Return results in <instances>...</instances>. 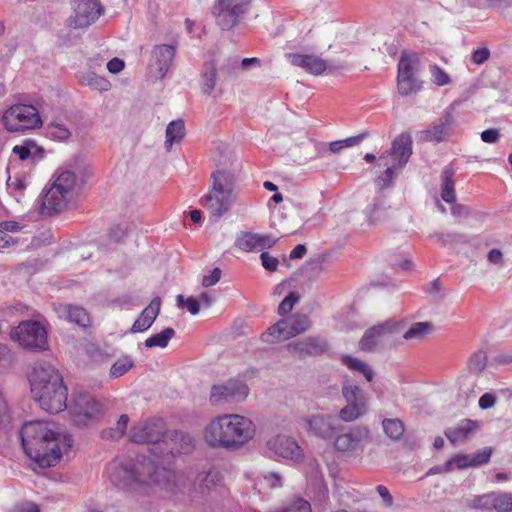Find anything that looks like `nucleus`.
I'll return each instance as SVG.
<instances>
[{
  "mask_svg": "<svg viewBox=\"0 0 512 512\" xmlns=\"http://www.w3.org/2000/svg\"><path fill=\"white\" fill-rule=\"evenodd\" d=\"M49 328L46 318L34 311V401L49 414H57L67 408L68 390L49 351Z\"/></svg>",
  "mask_w": 512,
  "mask_h": 512,
  "instance_id": "obj_1",
  "label": "nucleus"
},
{
  "mask_svg": "<svg viewBox=\"0 0 512 512\" xmlns=\"http://www.w3.org/2000/svg\"><path fill=\"white\" fill-rule=\"evenodd\" d=\"M255 434L253 422L238 414H225L213 419L205 429V440L211 447L239 448Z\"/></svg>",
  "mask_w": 512,
  "mask_h": 512,
  "instance_id": "obj_2",
  "label": "nucleus"
},
{
  "mask_svg": "<svg viewBox=\"0 0 512 512\" xmlns=\"http://www.w3.org/2000/svg\"><path fill=\"white\" fill-rule=\"evenodd\" d=\"M33 431L34 441L42 444L34 455V463L41 468L56 466L63 452L70 450L73 445L72 436L62 433L54 422L34 419Z\"/></svg>",
  "mask_w": 512,
  "mask_h": 512,
  "instance_id": "obj_3",
  "label": "nucleus"
},
{
  "mask_svg": "<svg viewBox=\"0 0 512 512\" xmlns=\"http://www.w3.org/2000/svg\"><path fill=\"white\" fill-rule=\"evenodd\" d=\"M212 187L210 191L201 198V205L207 209L212 216L219 219L223 216L236 200L234 192V175L226 170H216L211 175Z\"/></svg>",
  "mask_w": 512,
  "mask_h": 512,
  "instance_id": "obj_4",
  "label": "nucleus"
},
{
  "mask_svg": "<svg viewBox=\"0 0 512 512\" xmlns=\"http://www.w3.org/2000/svg\"><path fill=\"white\" fill-rule=\"evenodd\" d=\"M160 473L159 467L151 460H148L147 463L127 460L111 476V481L125 489L131 490L139 487L146 490L151 484H159Z\"/></svg>",
  "mask_w": 512,
  "mask_h": 512,
  "instance_id": "obj_5",
  "label": "nucleus"
},
{
  "mask_svg": "<svg viewBox=\"0 0 512 512\" xmlns=\"http://www.w3.org/2000/svg\"><path fill=\"white\" fill-rule=\"evenodd\" d=\"M165 423L161 419L149 420L143 424L133 426L129 433L130 441L133 443L148 444L150 453L156 458L161 456V445L165 442Z\"/></svg>",
  "mask_w": 512,
  "mask_h": 512,
  "instance_id": "obj_6",
  "label": "nucleus"
},
{
  "mask_svg": "<svg viewBox=\"0 0 512 512\" xmlns=\"http://www.w3.org/2000/svg\"><path fill=\"white\" fill-rule=\"evenodd\" d=\"M252 0H216L212 14L222 30L232 29L251 7Z\"/></svg>",
  "mask_w": 512,
  "mask_h": 512,
  "instance_id": "obj_7",
  "label": "nucleus"
},
{
  "mask_svg": "<svg viewBox=\"0 0 512 512\" xmlns=\"http://www.w3.org/2000/svg\"><path fill=\"white\" fill-rule=\"evenodd\" d=\"M342 395L346 405L339 411L338 417L344 422H353L368 412V397L359 386L344 384Z\"/></svg>",
  "mask_w": 512,
  "mask_h": 512,
  "instance_id": "obj_8",
  "label": "nucleus"
},
{
  "mask_svg": "<svg viewBox=\"0 0 512 512\" xmlns=\"http://www.w3.org/2000/svg\"><path fill=\"white\" fill-rule=\"evenodd\" d=\"M402 332V324L388 320L367 329L359 341L362 351L370 352L380 343H393Z\"/></svg>",
  "mask_w": 512,
  "mask_h": 512,
  "instance_id": "obj_9",
  "label": "nucleus"
},
{
  "mask_svg": "<svg viewBox=\"0 0 512 512\" xmlns=\"http://www.w3.org/2000/svg\"><path fill=\"white\" fill-rule=\"evenodd\" d=\"M419 63L416 53L403 52L398 62L397 87L401 95L407 96L420 89L415 77V66Z\"/></svg>",
  "mask_w": 512,
  "mask_h": 512,
  "instance_id": "obj_10",
  "label": "nucleus"
},
{
  "mask_svg": "<svg viewBox=\"0 0 512 512\" xmlns=\"http://www.w3.org/2000/svg\"><path fill=\"white\" fill-rule=\"evenodd\" d=\"M248 393V386L243 381L230 379L223 384L212 386L210 402L213 405L241 402L246 399Z\"/></svg>",
  "mask_w": 512,
  "mask_h": 512,
  "instance_id": "obj_11",
  "label": "nucleus"
},
{
  "mask_svg": "<svg viewBox=\"0 0 512 512\" xmlns=\"http://www.w3.org/2000/svg\"><path fill=\"white\" fill-rule=\"evenodd\" d=\"M74 13L69 17V26L85 28L94 23L103 13L100 0H74Z\"/></svg>",
  "mask_w": 512,
  "mask_h": 512,
  "instance_id": "obj_12",
  "label": "nucleus"
},
{
  "mask_svg": "<svg viewBox=\"0 0 512 512\" xmlns=\"http://www.w3.org/2000/svg\"><path fill=\"white\" fill-rule=\"evenodd\" d=\"M299 423L315 436L330 439L340 428V418L330 414H317L302 417Z\"/></svg>",
  "mask_w": 512,
  "mask_h": 512,
  "instance_id": "obj_13",
  "label": "nucleus"
},
{
  "mask_svg": "<svg viewBox=\"0 0 512 512\" xmlns=\"http://www.w3.org/2000/svg\"><path fill=\"white\" fill-rule=\"evenodd\" d=\"M453 112L454 108L452 106L447 107L440 118L435 120L427 129L417 133L419 140L434 143L445 141L449 135V129L455 123Z\"/></svg>",
  "mask_w": 512,
  "mask_h": 512,
  "instance_id": "obj_14",
  "label": "nucleus"
},
{
  "mask_svg": "<svg viewBox=\"0 0 512 512\" xmlns=\"http://www.w3.org/2000/svg\"><path fill=\"white\" fill-rule=\"evenodd\" d=\"M412 137L409 132H402L392 142L391 149L380 155L379 166H386L387 160L392 157L397 160L399 168H403L412 155Z\"/></svg>",
  "mask_w": 512,
  "mask_h": 512,
  "instance_id": "obj_15",
  "label": "nucleus"
},
{
  "mask_svg": "<svg viewBox=\"0 0 512 512\" xmlns=\"http://www.w3.org/2000/svg\"><path fill=\"white\" fill-rule=\"evenodd\" d=\"M163 439L165 442H163V446L161 445L160 458L188 453L194 447L192 437L180 430H167Z\"/></svg>",
  "mask_w": 512,
  "mask_h": 512,
  "instance_id": "obj_16",
  "label": "nucleus"
},
{
  "mask_svg": "<svg viewBox=\"0 0 512 512\" xmlns=\"http://www.w3.org/2000/svg\"><path fill=\"white\" fill-rule=\"evenodd\" d=\"M176 54V46L174 45H156L152 50L151 60L148 68L150 74L162 79L167 74Z\"/></svg>",
  "mask_w": 512,
  "mask_h": 512,
  "instance_id": "obj_17",
  "label": "nucleus"
},
{
  "mask_svg": "<svg viewBox=\"0 0 512 512\" xmlns=\"http://www.w3.org/2000/svg\"><path fill=\"white\" fill-rule=\"evenodd\" d=\"M278 238L272 234H258L251 231H241L235 238V247L244 252H257L272 248Z\"/></svg>",
  "mask_w": 512,
  "mask_h": 512,
  "instance_id": "obj_18",
  "label": "nucleus"
},
{
  "mask_svg": "<svg viewBox=\"0 0 512 512\" xmlns=\"http://www.w3.org/2000/svg\"><path fill=\"white\" fill-rule=\"evenodd\" d=\"M3 123L9 131L32 128V105L16 104L3 115Z\"/></svg>",
  "mask_w": 512,
  "mask_h": 512,
  "instance_id": "obj_19",
  "label": "nucleus"
},
{
  "mask_svg": "<svg viewBox=\"0 0 512 512\" xmlns=\"http://www.w3.org/2000/svg\"><path fill=\"white\" fill-rule=\"evenodd\" d=\"M71 198L69 194L50 185L40 196L39 213L46 216L57 214L67 207Z\"/></svg>",
  "mask_w": 512,
  "mask_h": 512,
  "instance_id": "obj_20",
  "label": "nucleus"
},
{
  "mask_svg": "<svg viewBox=\"0 0 512 512\" xmlns=\"http://www.w3.org/2000/svg\"><path fill=\"white\" fill-rule=\"evenodd\" d=\"M267 449L280 459L297 461L302 456V450L298 443L294 439L283 435H277L269 439Z\"/></svg>",
  "mask_w": 512,
  "mask_h": 512,
  "instance_id": "obj_21",
  "label": "nucleus"
},
{
  "mask_svg": "<svg viewBox=\"0 0 512 512\" xmlns=\"http://www.w3.org/2000/svg\"><path fill=\"white\" fill-rule=\"evenodd\" d=\"M327 343L320 337H308L300 341L290 342L287 350L300 358L322 355L327 349Z\"/></svg>",
  "mask_w": 512,
  "mask_h": 512,
  "instance_id": "obj_22",
  "label": "nucleus"
},
{
  "mask_svg": "<svg viewBox=\"0 0 512 512\" xmlns=\"http://www.w3.org/2000/svg\"><path fill=\"white\" fill-rule=\"evenodd\" d=\"M71 411L74 416L92 419L100 414L101 407L90 394L79 393L73 399Z\"/></svg>",
  "mask_w": 512,
  "mask_h": 512,
  "instance_id": "obj_23",
  "label": "nucleus"
},
{
  "mask_svg": "<svg viewBox=\"0 0 512 512\" xmlns=\"http://www.w3.org/2000/svg\"><path fill=\"white\" fill-rule=\"evenodd\" d=\"M369 430L366 427H354L349 431L338 434L334 441V446L339 451L356 450L360 443L368 437Z\"/></svg>",
  "mask_w": 512,
  "mask_h": 512,
  "instance_id": "obj_24",
  "label": "nucleus"
},
{
  "mask_svg": "<svg viewBox=\"0 0 512 512\" xmlns=\"http://www.w3.org/2000/svg\"><path fill=\"white\" fill-rule=\"evenodd\" d=\"M161 299L154 297L150 304L145 307L130 328V333H140L148 330L160 313Z\"/></svg>",
  "mask_w": 512,
  "mask_h": 512,
  "instance_id": "obj_25",
  "label": "nucleus"
},
{
  "mask_svg": "<svg viewBox=\"0 0 512 512\" xmlns=\"http://www.w3.org/2000/svg\"><path fill=\"white\" fill-rule=\"evenodd\" d=\"M288 58L292 65L301 67L314 75L322 74L327 68L325 60L315 55L291 53Z\"/></svg>",
  "mask_w": 512,
  "mask_h": 512,
  "instance_id": "obj_26",
  "label": "nucleus"
},
{
  "mask_svg": "<svg viewBox=\"0 0 512 512\" xmlns=\"http://www.w3.org/2000/svg\"><path fill=\"white\" fill-rule=\"evenodd\" d=\"M477 423L470 419H463L456 427H450L445 430V435L448 440L455 444L463 441L471 433L475 431Z\"/></svg>",
  "mask_w": 512,
  "mask_h": 512,
  "instance_id": "obj_27",
  "label": "nucleus"
},
{
  "mask_svg": "<svg viewBox=\"0 0 512 512\" xmlns=\"http://www.w3.org/2000/svg\"><path fill=\"white\" fill-rule=\"evenodd\" d=\"M454 174L451 166H445L441 172V198L449 204L456 201Z\"/></svg>",
  "mask_w": 512,
  "mask_h": 512,
  "instance_id": "obj_28",
  "label": "nucleus"
},
{
  "mask_svg": "<svg viewBox=\"0 0 512 512\" xmlns=\"http://www.w3.org/2000/svg\"><path fill=\"white\" fill-rule=\"evenodd\" d=\"M223 476L216 469H210L208 472H201L197 475L195 486L201 494L210 492L213 488L220 485Z\"/></svg>",
  "mask_w": 512,
  "mask_h": 512,
  "instance_id": "obj_29",
  "label": "nucleus"
},
{
  "mask_svg": "<svg viewBox=\"0 0 512 512\" xmlns=\"http://www.w3.org/2000/svg\"><path fill=\"white\" fill-rule=\"evenodd\" d=\"M12 341L18 343L24 349L32 348V320L22 321L17 327L11 330Z\"/></svg>",
  "mask_w": 512,
  "mask_h": 512,
  "instance_id": "obj_30",
  "label": "nucleus"
},
{
  "mask_svg": "<svg viewBox=\"0 0 512 512\" xmlns=\"http://www.w3.org/2000/svg\"><path fill=\"white\" fill-rule=\"evenodd\" d=\"M389 208L390 206L387 205L384 197L379 196L375 198L373 203L369 205L365 210L369 223L376 225L385 220L389 216Z\"/></svg>",
  "mask_w": 512,
  "mask_h": 512,
  "instance_id": "obj_31",
  "label": "nucleus"
},
{
  "mask_svg": "<svg viewBox=\"0 0 512 512\" xmlns=\"http://www.w3.org/2000/svg\"><path fill=\"white\" fill-rule=\"evenodd\" d=\"M286 323V338L294 337L306 332L311 324L309 317L305 314H294L288 319H282Z\"/></svg>",
  "mask_w": 512,
  "mask_h": 512,
  "instance_id": "obj_32",
  "label": "nucleus"
},
{
  "mask_svg": "<svg viewBox=\"0 0 512 512\" xmlns=\"http://www.w3.org/2000/svg\"><path fill=\"white\" fill-rule=\"evenodd\" d=\"M76 77L81 85L89 86L100 92L108 91L111 87V83L106 78L98 76L93 71L79 72Z\"/></svg>",
  "mask_w": 512,
  "mask_h": 512,
  "instance_id": "obj_33",
  "label": "nucleus"
},
{
  "mask_svg": "<svg viewBox=\"0 0 512 512\" xmlns=\"http://www.w3.org/2000/svg\"><path fill=\"white\" fill-rule=\"evenodd\" d=\"M76 181V172L73 170L65 169L58 172L51 185L58 188L60 191L73 196V190L75 188Z\"/></svg>",
  "mask_w": 512,
  "mask_h": 512,
  "instance_id": "obj_34",
  "label": "nucleus"
},
{
  "mask_svg": "<svg viewBox=\"0 0 512 512\" xmlns=\"http://www.w3.org/2000/svg\"><path fill=\"white\" fill-rule=\"evenodd\" d=\"M217 82V69L214 61H206L201 72V90L204 94L210 95Z\"/></svg>",
  "mask_w": 512,
  "mask_h": 512,
  "instance_id": "obj_35",
  "label": "nucleus"
},
{
  "mask_svg": "<svg viewBox=\"0 0 512 512\" xmlns=\"http://www.w3.org/2000/svg\"><path fill=\"white\" fill-rule=\"evenodd\" d=\"M60 313L66 319L79 326H87L89 323V316L86 310L80 306L64 305L61 307Z\"/></svg>",
  "mask_w": 512,
  "mask_h": 512,
  "instance_id": "obj_36",
  "label": "nucleus"
},
{
  "mask_svg": "<svg viewBox=\"0 0 512 512\" xmlns=\"http://www.w3.org/2000/svg\"><path fill=\"white\" fill-rule=\"evenodd\" d=\"M29 174L16 173L13 176H9L7 179V187L13 193L16 200L19 202L21 197L24 195V191L30 183Z\"/></svg>",
  "mask_w": 512,
  "mask_h": 512,
  "instance_id": "obj_37",
  "label": "nucleus"
},
{
  "mask_svg": "<svg viewBox=\"0 0 512 512\" xmlns=\"http://www.w3.org/2000/svg\"><path fill=\"white\" fill-rule=\"evenodd\" d=\"M399 323L402 324V332L398 335V337L401 336L404 340L421 339L432 329V325L428 322H416L412 324L411 327L407 330H404L403 322L400 321Z\"/></svg>",
  "mask_w": 512,
  "mask_h": 512,
  "instance_id": "obj_38",
  "label": "nucleus"
},
{
  "mask_svg": "<svg viewBox=\"0 0 512 512\" xmlns=\"http://www.w3.org/2000/svg\"><path fill=\"white\" fill-rule=\"evenodd\" d=\"M185 135V124L182 119L171 121L166 128L165 146L169 150L173 143L179 142Z\"/></svg>",
  "mask_w": 512,
  "mask_h": 512,
  "instance_id": "obj_39",
  "label": "nucleus"
},
{
  "mask_svg": "<svg viewBox=\"0 0 512 512\" xmlns=\"http://www.w3.org/2000/svg\"><path fill=\"white\" fill-rule=\"evenodd\" d=\"M342 363L347 366L350 370L358 371L364 375L368 382H371L374 377V373L369 365L365 362L354 358L350 355H343L341 357Z\"/></svg>",
  "mask_w": 512,
  "mask_h": 512,
  "instance_id": "obj_40",
  "label": "nucleus"
},
{
  "mask_svg": "<svg viewBox=\"0 0 512 512\" xmlns=\"http://www.w3.org/2000/svg\"><path fill=\"white\" fill-rule=\"evenodd\" d=\"M175 336V330L171 327L163 329L161 332L151 335L145 340V346L147 348L167 347L169 341Z\"/></svg>",
  "mask_w": 512,
  "mask_h": 512,
  "instance_id": "obj_41",
  "label": "nucleus"
},
{
  "mask_svg": "<svg viewBox=\"0 0 512 512\" xmlns=\"http://www.w3.org/2000/svg\"><path fill=\"white\" fill-rule=\"evenodd\" d=\"M286 323L279 320L274 325L270 326L265 332L261 334V340L266 343H275L281 339H287L286 335Z\"/></svg>",
  "mask_w": 512,
  "mask_h": 512,
  "instance_id": "obj_42",
  "label": "nucleus"
},
{
  "mask_svg": "<svg viewBox=\"0 0 512 512\" xmlns=\"http://www.w3.org/2000/svg\"><path fill=\"white\" fill-rule=\"evenodd\" d=\"M382 426L385 434L393 440H399L405 431L404 424L400 419H384Z\"/></svg>",
  "mask_w": 512,
  "mask_h": 512,
  "instance_id": "obj_43",
  "label": "nucleus"
},
{
  "mask_svg": "<svg viewBox=\"0 0 512 512\" xmlns=\"http://www.w3.org/2000/svg\"><path fill=\"white\" fill-rule=\"evenodd\" d=\"M433 239L442 246L461 244L466 242V237L457 232H435L431 235Z\"/></svg>",
  "mask_w": 512,
  "mask_h": 512,
  "instance_id": "obj_44",
  "label": "nucleus"
},
{
  "mask_svg": "<svg viewBox=\"0 0 512 512\" xmlns=\"http://www.w3.org/2000/svg\"><path fill=\"white\" fill-rule=\"evenodd\" d=\"M492 455L491 447H484L476 451L472 456L466 454L467 468L487 464Z\"/></svg>",
  "mask_w": 512,
  "mask_h": 512,
  "instance_id": "obj_45",
  "label": "nucleus"
},
{
  "mask_svg": "<svg viewBox=\"0 0 512 512\" xmlns=\"http://www.w3.org/2000/svg\"><path fill=\"white\" fill-rule=\"evenodd\" d=\"M487 365V355L484 351L478 350L468 359L467 366L471 373H481Z\"/></svg>",
  "mask_w": 512,
  "mask_h": 512,
  "instance_id": "obj_46",
  "label": "nucleus"
},
{
  "mask_svg": "<svg viewBox=\"0 0 512 512\" xmlns=\"http://www.w3.org/2000/svg\"><path fill=\"white\" fill-rule=\"evenodd\" d=\"M31 424V422H25L22 428L18 431V440L21 443L24 453L30 460H32V436L29 433Z\"/></svg>",
  "mask_w": 512,
  "mask_h": 512,
  "instance_id": "obj_47",
  "label": "nucleus"
},
{
  "mask_svg": "<svg viewBox=\"0 0 512 512\" xmlns=\"http://www.w3.org/2000/svg\"><path fill=\"white\" fill-rule=\"evenodd\" d=\"M494 502L498 512H512V493L496 492Z\"/></svg>",
  "mask_w": 512,
  "mask_h": 512,
  "instance_id": "obj_48",
  "label": "nucleus"
},
{
  "mask_svg": "<svg viewBox=\"0 0 512 512\" xmlns=\"http://www.w3.org/2000/svg\"><path fill=\"white\" fill-rule=\"evenodd\" d=\"M134 366L132 359L126 357L116 361L110 368V376L118 378L127 373Z\"/></svg>",
  "mask_w": 512,
  "mask_h": 512,
  "instance_id": "obj_49",
  "label": "nucleus"
},
{
  "mask_svg": "<svg viewBox=\"0 0 512 512\" xmlns=\"http://www.w3.org/2000/svg\"><path fill=\"white\" fill-rule=\"evenodd\" d=\"M11 423V413L3 391L0 389V430L9 427Z\"/></svg>",
  "mask_w": 512,
  "mask_h": 512,
  "instance_id": "obj_50",
  "label": "nucleus"
},
{
  "mask_svg": "<svg viewBox=\"0 0 512 512\" xmlns=\"http://www.w3.org/2000/svg\"><path fill=\"white\" fill-rule=\"evenodd\" d=\"M430 73L433 83L436 84L437 86H445L451 82L448 73L437 64H433L430 66Z\"/></svg>",
  "mask_w": 512,
  "mask_h": 512,
  "instance_id": "obj_51",
  "label": "nucleus"
},
{
  "mask_svg": "<svg viewBox=\"0 0 512 512\" xmlns=\"http://www.w3.org/2000/svg\"><path fill=\"white\" fill-rule=\"evenodd\" d=\"M299 296L296 292H290L279 304L278 306V314L280 316L287 315L294 307V305L298 302Z\"/></svg>",
  "mask_w": 512,
  "mask_h": 512,
  "instance_id": "obj_52",
  "label": "nucleus"
},
{
  "mask_svg": "<svg viewBox=\"0 0 512 512\" xmlns=\"http://www.w3.org/2000/svg\"><path fill=\"white\" fill-rule=\"evenodd\" d=\"M443 468H444L445 473L452 472L455 468L466 469L467 468L466 454H458V455L448 459L443 464Z\"/></svg>",
  "mask_w": 512,
  "mask_h": 512,
  "instance_id": "obj_53",
  "label": "nucleus"
},
{
  "mask_svg": "<svg viewBox=\"0 0 512 512\" xmlns=\"http://www.w3.org/2000/svg\"><path fill=\"white\" fill-rule=\"evenodd\" d=\"M177 306L183 307L186 306L188 311L192 315H197L200 311V302L193 298V297H187L186 299L183 297V295L179 294L177 296Z\"/></svg>",
  "mask_w": 512,
  "mask_h": 512,
  "instance_id": "obj_54",
  "label": "nucleus"
},
{
  "mask_svg": "<svg viewBox=\"0 0 512 512\" xmlns=\"http://www.w3.org/2000/svg\"><path fill=\"white\" fill-rule=\"evenodd\" d=\"M48 134L53 138L57 140H66L70 137L71 133L70 131L60 124H50L48 126Z\"/></svg>",
  "mask_w": 512,
  "mask_h": 512,
  "instance_id": "obj_55",
  "label": "nucleus"
},
{
  "mask_svg": "<svg viewBox=\"0 0 512 512\" xmlns=\"http://www.w3.org/2000/svg\"><path fill=\"white\" fill-rule=\"evenodd\" d=\"M386 169L379 177V180L382 182L381 188L389 187L396 177V170L400 169L397 164L386 165Z\"/></svg>",
  "mask_w": 512,
  "mask_h": 512,
  "instance_id": "obj_56",
  "label": "nucleus"
},
{
  "mask_svg": "<svg viewBox=\"0 0 512 512\" xmlns=\"http://www.w3.org/2000/svg\"><path fill=\"white\" fill-rule=\"evenodd\" d=\"M32 139H25L22 145H16L13 147L12 152L19 157L20 160L24 161L31 155Z\"/></svg>",
  "mask_w": 512,
  "mask_h": 512,
  "instance_id": "obj_57",
  "label": "nucleus"
},
{
  "mask_svg": "<svg viewBox=\"0 0 512 512\" xmlns=\"http://www.w3.org/2000/svg\"><path fill=\"white\" fill-rule=\"evenodd\" d=\"M261 264L265 270L275 272L279 265V260L271 256L267 251L263 250L260 254Z\"/></svg>",
  "mask_w": 512,
  "mask_h": 512,
  "instance_id": "obj_58",
  "label": "nucleus"
},
{
  "mask_svg": "<svg viewBox=\"0 0 512 512\" xmlns=\"http://www.w3.org/2000/svg\"><path fill=\"white\" fill-rule=\"evenodd\" d=\"M495 493H488L478 497L475 500V506L481 509H495Z\"/></svg>",
  "mask_w": 512,
  "mask_h": 512,
  "instance_id": "obj_59",
  "label": "nucleus"
},
{
  "mask_svg": "<svg viewBox=\"0 0 512 512\" xmlns=\"http://www.w3.org/2000/svg\"><path fill=\"white\" fill-rule=\"evenodd\" d=\"M38 234L34 233V246L46 244L52 238V231L50 228L41 226L37 228Z\"/></svg>",
  "mask_w": 512,
  "mask_h": 512,
  "instance_id": "obj_60",
  "label": "nucleus"
},
{
  "mask_svg": "<svg viewBox=\"0 0 512 512\" xmlns=\"http://www.w3.org/2000/svg\"><path fill=\"white\" fill-rule=\"evenodd\" d=\"M500 131L497 128H489L481 133V140L488 144H495L500 139Z\"/></svg>",
  "mask_w": 512,
  "mask_h": 512,
  "instance_id": "obj_61",
  "label": "nucleus"
},
{
  "mask_svg": "<svg viewBox=\"0 0 512 512\" xmlns=\"http://www.w3.org/2000/svg\"><path fill=\"white\" fill-rule=\"evenodd\" d=\"M490 57V51L488 48H478L472 52V62L481 65L486 62Z\"/></svg>",
  "mask_w": 512,
  "mask_h": 512,
  "instance_id": "obj_62",
  "label": "nucleus"
},
{
  "mask_svg": "<svg viewBox=\"0 0 512 512\" xmlns=\"http://www.w3.org/2000/svg\"><path fill=\"white\" fill-rule=\"evenodd\" d=\"M221 278V270L220 268H214L210 274L205 275L202 279V285L204 287H211L215 285Z\"/></svg>",
  "mask_w": 512,
  "mask_h": 512,
  "instance_id": "obj_63",
  "label": "nucleus"
},
{
  "mask_svg": "<svg viewBox=\"0 0 512 512\" xmlns=\"http://www.w3.org/2000/svg\"><path fill=\"white\" fill-rule=\"evenodd\" d=\"M496 403V396L492 393H484L480 398H479V407L483 410H487V409H490L492 408Z\"/></svg>",
  "mask_w": 512,
  "mask_h": 512,
  "instance_id": "obj_64",
  "label": "nucleus"
}]
</instances>
